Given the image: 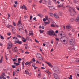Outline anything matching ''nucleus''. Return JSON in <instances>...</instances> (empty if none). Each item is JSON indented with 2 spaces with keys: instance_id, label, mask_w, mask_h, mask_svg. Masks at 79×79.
<instances>
[{
  "instance_id": "1",
  "label": "nucleus",
  "mask_w": 79,
  "mask_h": 79,
  "mask_svg": "<svg viewBox=\"0 0 79 79\" xmlns=\"http://www.w3.org/2000/svg\"><path fill=\"white\" fill-rule=\"evenodd\" d=\"M48 34V35H55L56 37L57 36V35L55 34L54 31L52 30H50L47 32Z\"/></svg>"
},
{
  "instance_id": "2",
  "label": "nucleus",
  "mask_w": 79,
  "mask_h": 79,
  "mask_svg": "<svg viewBox=\"0 0 79 79\" xmlns=\"http://www.w3.org/2000/svg\"><path fill=\"white\" fill-rule=\"evenodd\" d=\"M61 39L63 40V42L65 43V42H67V40H68V38L66 37H62L61 38V40L62 42V41H63V40H61Z\"/></svg>"
},
{
  "instance_id": "3",
  "label": "nucleus",
  "mask_w": 79,
  "mask_h": 79,
  "mask_svg": "<svg viewBox=\"0 0 79 79\" xmlns=\"http://www.w3.org/2000/svg\"><path fill=\"white\" fill-rule=\"evenodd\" d=\"M12 47V43L11 42H9V44H8L7 49H10Z\"/></svg>"
},
{
  "instance_id": "4",
  "label": "nucleus",
  "mask_w": 79,
  "mask_h": 79,
  "mask_svg": "<svg viewBox=\"0 0 79 79\" xmlns=\"http://www.w3.org/2000/svg\"><path fill=\"white\" fill-rule=\"evenodd\" d=\"M15 44H22V41H19V40L18 39L15 40Z\"/></svg>"
},
{
  "instance_id": "5",
  "label": "nucleus",
  "mask_w": 79,
  "mask_h": 79,
  "mask_svg": "<svg viewBox=\"0 0 79 79\" xmlns=\"http://www.w3.org/2000/svg\"><path fill=\"white\" fill-rule=\"evenodd\" d=\"M53 70L55 73H56L59 71V69L57 67H55L54 68Z\"/></svg>"
},
{
  "instance_id": "6",
  "label": "nucleus",
  "mask_w": 79,
  "mask_h": 79,
  "mask_svg": "<svg viewBox=\"0 0 79 79\" xmlns=\"http://www.w3.org/2000/svg\"><path fill=\"white\" fill-rule=\"evenodd\" d=\"M54 16L55 18L57 19H59V16L56 13H55L54 14Z\"/></svg>"
},
{
  "instance_id": "7",
  "label": "nucleus",
  "mask_w": 79,
  "mask_h": 79,
  "mask_svg": "<svg viewBox=\"0 0 79 79\" xmlns=\"http://www.w3.org/2000/svg\"><path fill=\"white\" fill-rule=\"evenodd\" d=\"M36 56L37 58H39V59H40V58H41V57L42 56H41V54L39 53H37L36 54Z\"/></svg>"
},
{
  "instance_id": "8",
  "label": "nucleus",
  "mask_w": 79,
  "mask_h": 79,
  "mask_svg": "<svg viewBox=\"0 0 79 79\" xmlns=\"http://www.w3.org/2000/svg\"><path fill=\"white\" fill-rule=\"evenodd\" d=\"M17 26L19 27H20V26H22V23H21V21L20 20H19V21L18 22Z\"/></svg>"
},
{
  "instance_id": "9",
  "label": "nucleus",
  "mask_w": 79,
  "mask_h": 79,
  "mask_svg": "<svg viewBox=\"0 0 79 79\" xmlns=\"http://www.w3.org/2000/svg\"><path fill=\"white\" fill-rule=\"evenodd\" d=\"M69 12L70 13V14L71 15V16H74V15H75V11H73V12H71V10H69Z\"/></svg>"
},
{
  "instance_id": "10",
  "label": "nucleus",
  "mask_w": 79,
  "mask_h": 79,
  "mask_svg": "<svg viewBox=\"0 0 79 79\" xmlns=\"http://www.w3.org/2000/svg\"><path fill=\"white\" fill-rule=\"evenodd\" d=\"M54 77L56 79H60V78L58 77V76L57 74L56 73H54Z\"/></svg>"
},
{
  "instance_id": "11",
  "label": "nucleus",
  "mask_w": 79,
  "mask_h": 79,
  "mask_svg": "<svg viewBox=\"0 0 79 79\" xmlns=\"http://www.w3.org/2000/svg\"><path fill=\"white\" fill-rule=\"evenodd\" d=\"M74 42V40L73 39H70L69 41V44L71 45H73V43Z\"/></svg>"
},
{
  "instance_id": "12",
  "label": "nucleus",
  "mask_w": 79,
  "mask_h": 79,
  "mask_svg": "<svg viewBox=\"0 0 79 79\" xmlns=\"http://www.w3.org/2000/svg\"><path fill=\"white\" fill-rule=\"evenodd\" d=\"M45 63H46L47 64H48V65L49 67H50V68H53V66H52V65L51 64V63H50L47 62H45Z\"/></svg>"
},
{
  "instance_id": "13",
  "label": "nucleus",
  "mask_w": 79,
  "mask_h": 79,
  "mask_svg": "<svg viewBox=\"0 0 79 79\" xmlns=\"http://www.w3.org/2000/svg\"><path fill=\"white\" fill-rule=\"evenodd\" d=\"M48 7L50 10H55V8L53 6H48Z\"/></svg>"
},
{
  "instance_id": "14",
  "label": "nucleus",
  "mask_w": 79,
  "mask_h": 79,
  "mask_svg": "<svg viewBox=\"0 0 79 79\" xmlns=\"http://www.w3.org/2000/svg\"><path fill=\"white\" fill-rule=\"evenodd\" d=\"M25 73L26 74H29V72H28V69L27 68L26 70H25Z\"/></svg>"
},
{
  "instance_id": "15",
  "label": "nucleus",
  "mask_w": 79,
  "mask_h": 79,
  "mask_svg": "<svg viewBox=\"0 0 79 79\" xmlns=\"http://www.w3.org/2000/svg\"><path fill=\"white\" fill-rule=\"evenodd\" d=\"M17 37H19V38L20 39L22 38L23 39H24V38L23 37L21 36H20V35H17Z\"/></svg>"
},
{
  "instance_id": "16",
  "label": "nucleus",
  "mask_w": 79,
  "mask_h": 79,
  "mask_svg": "<svg viewBox=\"0 0 79 79\" xmlns=\"http://www.w3.org/2000/svg\"><path fill=\"white\" fill-rule=\"evenodd\" d=\"M79 15H78V16L76 19V22H77V21H79Z\"/></svg>"
},
{
  "instance_id": "17",
  "label": "nucleus",
  "mask_w": 79,
  "mask_h": 79,
  "mask_svg": "<svg viewBox=\"0 0 79 79\" xmlns=\"http://www.w3.org/2000/svg\"><path fill=\"white\" fill-rule=\"evenodd\" d=\"M63 5L62 4H61L60 5H58V8H60V7H63Z\"/></svg>"
},
{
  "instance_id": "18",
  "label": "nucleus",
  "mask_w": 79,
  "mask_h": 79,
  "mask_svg": "<svg viewBox=\"0 0 79 79\" xmlns=\"http://www.w3.org/2000/svg\"><path fill=\"white\" fill-rule=\"evenodd\" d=\"M2 62H3V56H1V59L0 60V64L2 63Z\"/></svg>"
},
{
  "instance_id": "19",
  "label": "nucleus",
  "mask_w": 79,
  "mask_h": 79,
  "mask_svg": "<svg viewBox=\"0 0 79 79\" xmlns=\"http://www.w3.org/2000/svg\"><path fill=\"white\" fill-rule=\"evenodd\" d=\"M26 39L27 40H29V39H30V37L27 35Z\"/></svg>"
},
{
  "instance_id": "20",
  "label": "nucleus",
  "mask_w": 79,
  "mask_h": 79,
  "mask_svg": "<svg viewBox=\"0 0 79 79\" xmlns=\"http://www.w3.org/2000/svg\"><path fill=\"white\" fill-rule=\"evenodd\" d=\"M66 28L68 29H71V26H67L66 27Z\"/></svg>"
},
{
  "instance_id": "21",
  "label": "nucleus",
  "mask_w": 79,
  "mask_h": 79,
  "mask_svg": "<svg viewBox=\"0 0 79 79\" xmlns=\"http://www.w3.org/2000/svg\"><path fill=\"white\" fill-rule=\"evenodd\" d=\"M18 39V38L16 37H14L12 38V40H16Z\"/></svg>"
},
{
  "instance_id": "22",
  "label": "nucleus",
  "mask_w": 79,
  "mask_h": 79,
  "mask_svg": "<svg viewBox=\"0 0 79 79\" xmlns=\"http://www.w3.org/2000/svg\"><path fill=\"white\" fill-rule=\"evenodd\" d=\"M14 64H16V66H18L20 64L19 63H17L16 62H14Z\"/></svg>"
},
{
  "instance_id": "23",
  "label": "nucleus",
  "mask_w": 79,
  "mask_h": 79,
  "mask_svg": "<svg viewBox=\"0 0 79 79\" xmlns=\"http://www.w3.org/2000/svg\"><path fill=\"white\" fill-rule=\"evenodd\" d=\"M67 8H68L69 7V10H71V9H73V7H71L69 5H68L66 6Z\"/></svg>"
},
{
  "instance_id": "24",
  "label": "nucleus",
  "mask_w": 79,
  "mask_h": 79,
  "mask_svg": "<svg viewBox=\"0 0 79 79\" xmlns=\"http://www.w3.org/2000/svg\"><path fill=\"white\" fill-rule=\"evenodd\" d=\"M33 33L32 32V31H30V33L29 34V35H33Z\"/></svg>"
},
{
  "instance_id": "25",
  "label": "nucleus",
  "mask_w": 79,
  "mask_h": 79,
  "mask_svg": "<svg viewBox=\"0 0 79 79\" xmlns=\"http://www.w3.org/2000/svg\"><path fill=\"white\" fill-rule=\"evenodd\" d=\"M38 16H40V18H42V15L40 14H38Z\"/></svg>"
},
{
  "instance_id": "26",
  "label": "nucleus",
  "mask_w": 79,
  "mask_h": 79,
  "mask_svg": "<svg viewBox=\"0 0 79 79\" xmlns=\"http://www.w3.org/2000/svg\"><path fill=\"white\" fill-rule=\"evenodd\" d=\"M5 76V73H3L2 75H1V76L2 77H4V76Z\"/></svg>"
},
{
  "instance_id": "27",
  "label": "nucleus",
  "mask_w": 79,
  "mask_h": 79,
  "mask_svg": "<svg viewBox=\"0 0 79 79\" xmlns=\"http://www.w3.org/2000/svg\"><path fill=\"white\" fill-rule=\"evenodd\" d=\"M11 25H7V26H6V27H7L8 28H10V27H11Z\"/></svg>"
},
{
  "instance_id": "28",
  "label": "nucleus",
  "mask_w": 79,
  "mask_h": 79,
  "mask_svg": "<svg viewBox=\"0 0 79 79\" xmlns=\"http://www.w3.org/2000/svg\"><path fill=\"white\" fill-rule=\"evenodd\" d=\"M12 50H13V51H14V52H16V49H15V48H13Z\"/></svg>"
},
{
  "instance_id": "29",
  "label": "nucleus",
  "mask_w": 79,
  "mask_h": 79,
  "mask_svg": "<svg viewBox=\"0 0 79 79\" xmlns=\"http://www.w3.org/2000/svg\"><path fill=\"white\" fill-rule=\"evenodd\" d=\"M23 6L24 8V9L25 10H27V8H26V6L25 5H23Z\"/></svg>"
},
{
  "instance_id": "30",
  "label": "nucleus",
  "mask_w": 79,
  "mask_h": 79,
  "mask_svg": "<svg viewBox=\"0 0 79 79\" xmlns=\"http://www.w3.org/2000/svg\"><path fill=\"white\" fill-rule=\"evenodd\" d=\"M22 39V41H23V42H26V39L24 38V39Z\"/></svg>"
},
{
  "instance_id": "31",
  "label": "nucleus",
  "mask_w": 79,
  "mask_h": 79,
  "mask_svg": "<svg viewBox=\"0 0 79 79\" xmlns=\"http://www.w3.org/2000/svg\"><path fill=\"white\" fill-rule=\"evenodd\" d=\"M45 18L46 19V20H48V17L47 16H45Z\"/></svg>"
},
{
  "instance_id": "32",
  "label": "nucleus",
  "mask_w": 79,
  "mask_h": 79,
  "mask_svg": "<svg viewBox=\"0 0 79 79\" xmlns=\"http://www.w3.org/2000/svg\"><path fill=\"white\" fill-rule=\"evenodd\" d=\"M50 15L51 16H53V15L54 16V14H53L52 13H50Z\"/></svg>"
},
{
  "instance_id": "33",
  "label": "nucleus",
  "mask_w": 79,
  "mask_h": 79,
  "mask_svg": "<svg viewBox=\"0 0 79 79\" xmlns=\"http://www.w3.org/2000/svg\"><path fill=\"white\" fill-rule=\"evenodd\" d=\"M51 26L52 27H55V25L54 24H52L51 25Z\"/></svg>"
},
{
  "instance_id": "34",
  "label": "nucleus",
  "mask_w": 79,
  "mask_h": 79,
  "mask_svg": "<svg viewBox=\"0 0 79 79\" xmlns=\"http://www.w3.org/2000/svg\"><path fill=\"white\" fill-rule=\"evenodd\" d=\"M29 64V63L28 62H27L25 63V64L26 65H28V64Z\"/></svg>"
},
{
  "instance_id": "35",
  "label": "nucleus",
  "mask_w": 79,
  "mask_h": 79,
  "mask_svg": "<svg viewBox=\"0 0 79 79\" xmlns=\"http://www.w3.org/2000/svg\"><path fill=\"white\" fill-rule=\"evenodd\" d=\"M74 19H71L70 20V22H73V21H74Z\"/></svg>"
},
{
  "instance_id": "36",
  "label": "nucleus",
  "mask_w": 79,
  "mask_h": 79,
  "mask_svg": "<svg viewBox=\"0 0 79 79\" xmlns=\"http://www.w3.org/2000/svg\"><path fill=\"white\" fill-rule=\"evenodd\" d=\"M11 28H12V30H13V29H15V27H13V26H12V25H11Z\"/></svg>"
},
{
  "instance_id": "37",
  "label": "nucleus",
  "mask_w": 79,
  "mask_h": 79,
  "mask_svg": "<svg viewBox=\"0 0 79 79\" xmlns=\"http://www.w3.org/2000/svg\"><path fill=\"white\" fill-rule=\"evenodd\" d=\"M76 62H79V59H77L76 60Z\"/></svg>"
},
{
  "instance_id": "38",
  "label": "nucleus",
  "mask_w": 79,
  "mask_h": 79,
  "mask_svg": "<svg viewBox=\"0 0 79 79\" xmlns=\"http://www.w3.org/2000/svg\"><path fill=\"white\" fill-rule=\"evenodd\" d=\"M48 5H51V2H50V1H48Z\"/></svg>"
},
{
  "instance_id": "39",
  "label": "nucleus",
  "mask_w": 79,
  "mask_h": 79,
  "mask_svg": "<svg viewBox=\"0 0 79 79\" xmlns=\"http://www.w3.org/2000/svg\"><path fill=\"white\" fill-rule=\"evenodd\" d=\"M70 77H69V79H72V77L73 76H72V75H70Z\"/></svg>"
},
{
  "instance_id": "40",
  "label": "nucleus",
  "mask_w": 79,
  "mask_h": 79,
  "mask_svg": "<svg viewBox=\"0 0 79 79\" xmlns=\"http://www.w3.org/2000/svg\"><path fill=\"white\" fill-rule=\"evenodd\" d=\"M56 40L57 41H59L60 40V39H59V38H56Z\"/></svg>"
},
{
  "instance_id": "41",
  "label": "nucleus",
  "mask_w": 79,
  "mask_h": 79,
  "mask_svg": "<svg viewBox=\"0 0 79 79\" xmlns=\"http://www.w3.org/2000/svg\"><path fill=\"white\" fill-rule=\"evenodd\" d=\"M40 31V33H41V34H42V33H43V32H44V31H42L41 30H40V31Z\"/></svg>"
},
{
  "instance_id": "42",
  "label": "nucleus",
  "mask_w": 79,
  "mask_h": 79,
  "mask_svg": "<svg viewBox=\"0 0 79 79\" xmlns=\"http://www.w3.org/2000/svg\"><path fill=\"white\" fill-rule=\"evenodd\" d=\"M7 35H9V36L11 35V33H8L7 34Z\"/></svg>"
},
{
  "instance_id": "43",
  "label": "nucleus",
  "mask_w": 79,
  "mask_h": 79,
  "mask_svg": "<svg viewBox=\"0 0 79 79\" xmlns=\"http://www.w3.org/2000/svg\"><path fill=\"white\" fill-rule=\"evenodd\" d=\"M40 76H41V74H38V77H40Z\"/></svg>"
},
{
  "instance_id": "44",
  "label": "nucleus",
  "mask_w": 79,
  "mask_h": 79,
  "mask_svg": "<svg viewBox=\"0 0 79 79\" xmlns=\"http://www.w3.org/2000/svg\"><path fill=\"white\" fill-rule=\"evenodd\" d=\"M15 3L16 4V5H18V1H16L15 2Z\"/></svg>"
},
{
  "instance_id": "45",
  "label": "nucleus",
  "mask_w": 79,
  "mask_h": 79,
  "mask_svg": "<svg viewBox=\"0 0 79 79\" xmlns=\"http://www.w3.org/2000/svg\"><path fill=\"white\" fill-rule=\"evenodd\" d=\"M15 67H16V65H12V68H15Z\"/></svg>"
},
{
  "instance_id": "46",
  "label": "nucleus",
  "mask_w": 79,
  "mask_h": 79,
  "mask_svg": "<svg viewBox=\"0 0 79 79\" xmlns=\"http://www.w3.org/2000/svg\"><path fill=\"white\" fill-rule=\"evenodd\" d=\"M33 62L31 60L30 62H29V64H31V63H32Z\"/></svg>"
},
{
  "instance_id": "47",
  "label": "nucleus",
  "mask_w": 79,
  "mask_h": 79,
  "mask_svg": "<svg viewBox=\"0 0 79 79\" xmlns=\"http://www.w3.org/2000/svg\"><path fill=\"white\" fill-rule=\"evenodd\" d=\"M22 59L20 58H19L18 59V60L19 61H21V60Z\"/></svg>"
},
{
  "instance_id": "48",
  "label": "nucleus",
  "mask_w": 79,
  "mask_h": 79,
  "mask_svg": "<svg viewBox=\"0 0 79 79\" xmlns=\"http://www.w3.org/2000/svg\"><path fill=\"white\" fill-rule=\"evenodd\" d=\"M32 16H30V20H32Z\"/></svg>"
},
{
  "instance_id": "49",
  "label": "nucleus",
  "mask_w": 79,
  "mask_h": 79,
  "mask_svg": "<svg viewBox=\"0 0 79 79\" xmlns=\"http://www.w3.org/2000/svg\"><path fill=\"white\" fill-rule=\"evenodd\" d=\"M17 61V59H14L13 60V61Z\"/></svg>"
},
{
  "instance_id": "50",
  "label": "nucleus",
  "mask_w": 79,
  "mask_h": 79,
  "mask_svg": "<svg viewBox=\"0 0 79 79\" xmlns=\"http://www.w3.org/2000/svg\"><path fill=\"white\" fill-rule=\"evenodd\" d=\"M35 42H36V43H39V41L37 40H36V39H35Z\"/></svg>"
},
{
  "instance_id": "51",
  "label": "nucleus",
  "mask_w": 79,
  "mask_h": 79,
  "mask_svg": "<svg viewBox=\"0 0 79 79\" xmlns=\"http://www.w3.org/2000/svg\"><path fill=\"white\" fill-rule=\"evenodd\" d=\"M43 21L45 22V21H46V19H43Z\"/></svg>"
},
{
  "instance_id": "52",
  "label": "nucleus",
  "mask_w": 79,
  "mask_h": 79,
  "mask_svg": "<svg viewBox=\"0 0 79 79\" xmlns=\"http://www.w3.org/2000/svg\"><path fill=\"white\" fill-rule=\"evenodd\" d=\"M43 25H44V26H46L47 25H46V22H44V24H43Z\"/></svg>"
},
{
  "instance_id": "53",
  "label": "nucleus",
  "mask_w": 79,
  "mask_h": 79,
  "mask_svg": "<svg viewBox=\"0 0 79 79\" xmlns=\"http://www.w3.org/2000/svg\"><path fill=\"white\" fill-rule=\"evenodd\" d=\"M72 51L74 52V51H75V49L74 48H73V49H72Z\"/></svg>"
},
{
  "instance_id": "54",
  "label": "nucleus",
  "mask_w": 79,
  "mask_h": 79,
  "mask_svg": "<svg viewBox=\"0 0 79 79\" xmlns=\"http://www.w3.org/2000/svg\"><path fill=\"white\" fill-rule=\"evenodd\" d=\"M27 46H25V49H27V44H26Z\"/></svg>"
},
{
  "instance_id": "55",
  "label": "nucleus",
  "mask_w": 79,
  "mask_h": 79,
  "mask_svg": "<svg viewBox=\"0 0 79 79\" xmlns=\"http://www.w3.org/2000/svg\"><path fill=\"white\" fill-rule=\"evenodd\" d=\"M16 6H17L15 4L14 5V7H15V8H16Z\"/></svg>"
},
{
  "instance_id": "56",
  "label": "nucleus",
  "mask_w": 79,
  "mask_h": 79,
  "mask_svg": "<svg viewBox=\"0 0 79 79\" xmlns=\"http://www.w3.org/2000/svg\"><path fill=\"white\" fill-rule=\"evenodd\" d=\"M52 1H53V2H54V3H56V0H52Z\"/></svg>"
},
{
  "instance_id": "57",
  "label": "nucleus",
  "mask_w": 79,
  "mask_h": 79,
  "mask_svg": "<svg viewBox=\"0 0 79 79\" xmlns=\"http://www.w3.org/2000/svg\"><path fill=\"white\" fill-rule=\"evenodd\" d=\"M43 11L44 12H47V10L45 9H44Z\"/></svg>"
},
{
  "instance_id": "58",
  "label": "nucleus",
  "mask_w": 79,
  "mask_h": 79,
  "mask_svg": "<svg viewBox=\"0 0 79 79\" xmlns=\"http://www.w3.org/2000/svg\"><path fill=\"white\" fill-rule=\"evenodd\" d=\"M20 50L21 51V52H22V53H23V52H24V51L23 50H22L21 49H20Z\"/></svg>"
},
{
  "instance_id": "59",
  "label": "nucleus",
  "mask_w": 79,
  "mask_h": 79,
  "mask_svg": "<svg viewBox=\"0 0 79 79\" xmlns=\"http://www.w3.org/2000/svg\"><path fill=\"white\" fill-rule=\"evenodd\" d=\"M25 53H26V54H29V52H25Z\"/></svg>"
},
{
  "instance_id": "60",
  "label": "nucleus",
  "mask_w": 79,
  "mask_h": 79,
  "mask_svg": "<svg viewBox=\"0 0 79 79\" xmlns=\"http://www.w3.org/2000/svg\"><path fill=\"white\" fill-rule=\"evenodd\" d=\"M1 39H4V38H3V37L2 36L1 37Z\"/></svg>"
},
{
  "instance_id": "61",
  "label": "nucleus",
  "mask_w": 79,
  "mask_h": 79,
  "mask_svg": "<svg viewBox=\"0 0 79 79\" xmlns=\"http://www.w3.org/2000/svg\"><path fill=\"white\" fill-rule=\"evenodd\" d=\"M32 61H33L35 62V59H34V58H33Z\"/></svg>"
},
{
  "instance_id": "62",
  "label": "nucleus",
  "mask_w": 79,
  "mask_h": 79,
  "mask_svg": "<svg viewBox=\"0 0 79 79\" xmlns=\"http://www.w3.org/2000/svg\"><path fill=\"white\" fill-rule=\"evenodd\" d=\"M51 44H53V40H51Z\"/></svg>"
},
{
  "instance_id": "63",
  "label": "nucleus",
  "mask_w": 79,
  "mask_h": 79,
  "mask_svg": "<svg viewBox=\"0 0 79 79\" xmlns=\"http://www.w3.org/2000/svg\"><path fill=\"white\" fill-rule=\"evenodd\" d=\"M13 76H15V71H14L13 73Z\"/></svg>"
},
{
  "instance_id": "64",
  "label": "nucleus",
  "mask_w": 79,
  "mask_h": 79,
  "mask_svg": "<svg viewBox=\"0 0 79 79\" xmlns=\"http://www.w3.org/2000/svg\"><path fill=\"white\" fill-rule=\"evenodd\" d=\"M31 73H29V74H28V75H29V76H31Z\"/></svg>"
}]
</instances>
